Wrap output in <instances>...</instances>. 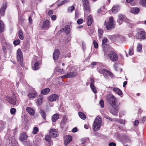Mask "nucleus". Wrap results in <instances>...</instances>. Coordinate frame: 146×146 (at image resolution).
<instances>
[{
	"mask_svg": "<svg viewBox=\"0 0 146 146\" xmlns=\"http://www.w3.org/2000/svg\"><path fill=\"white\" fill-rule=\"evenodd\" d=\"M65 31L67 33H69L70 32V27L69 25L65 26L64 27Z\"/></svg>",
	"mask_w": 146,
	"mask_h": 146,
	"instance_id": "obj_35",
	"label": "nucleus"
},
{
	"mask_svg": "<svg viewBox=\"0 0 146 146\" xmlns=\"http://www.w3.org/2000/svg\"><path fill=\"white\" fill-rule=\"evenodd\" d=\"M60 52L59 50L57 49L54 51L53 54V58L54 60H58L59 57Z\"/></svg>",
	"mask_w": 146,
	"mask_h": 146,
	"instance_id": "obj_17",
	"label": "nucleus"
},
{
	"mask_svg": "<svg viewBox=\"0 0 146 146\" xmlns=\"http://www.w3.org/2000/svg\"><path fill=\"white\" fill-rule=\"evenodd\" d=\"M43 99V97L42 95L39 96L36 102V104L38 106H40L42 104Z\"/></svg>",
	"mask_w": 146,
	"mask_h": 146,
	"instance_id": "obj_19",
	"label": "nucleus"
},
{
	"mask_svg": "<svg viewBox=\"0 0 146 146\" xmlns=\"http://www.w3.org/2000/svg\"><path fill=\"white\" fill-rule=\"evenodd\" d=\"M74 7L73 6H72L68 8V11L69 12H72L74 9Z\"/></svg>",
	"mask_w": 146,
	"mask_h": 146,
	"instance_id": "obj_40",
	"label": "nucleus"
},
{
	"mask_svg": "<svg viewBox=\"0 0 146 146\" xmlns=\"http://www.w3.org/2000/svg\"><path fill=\"white\" fill-rule=\"evenodd\" d=\"M98 32L99 34V38H102L103 33L102 29H99L98 31Z\"/></svg>",
	"mask_w": 146,
	"mask_h": 146,
	"instance_id": "obj_32",
	"label": "nucleus"
},
{
	"mask_svg": "<svg viewBox=\"0 0 146 146\" xmlns=\"http://www.w3.org/2000/svg\"><path fill=\"white\" fill-rule=\"evenodd\" d=\"M99 72L100 74H103L104 77L106 79H109V76L111 78L114 77V74L111 72L106 69L100 68L99 70Z\"/></svg>",
	"mask_w": 146,
	"mask_h": 146,
	"instance_id": "obj_1",
	"label": "nucleus"
},
{
	"mask_svg": "<svg viewBox=\"0 0 146 146\" xmlns=\"http://www.w3.org/2000/svg\"><path fill=\"white\" fill-rule=\"evenodd\" d=\"M50 22L48 20H46L42 23L40 22L39 27H41L42 29H48L50 27Z\"/></svg>",
	"mask_w": 146,
	"mask_h": 146,
	"instance_id": "obj_9",
	"label": "nucleus"
},
{
	"mask_svg": "<svg viewBox=\"0 0 146 146\" xmlns=\"http://www.w3.org/2000/svg\"><path fill=\"white\" fill-rule=\"evenodd\" d=\"M71 56V54L70 52H68L66 54L65 57H70Z\"/></svg>",
	"mask_w": 146,
	"mask_h": 146,
	"instance_id": "obj_50",
	"label": "nucleus"
},
{
	"mask_svg": "<svg viewBox=\"0 0 146 146\" xmlns=\"http://www.w3.org/2000/svg\"><path fill=\"white\" fill-rule=\"evenodd\" d=\"M78 115L80 117L83 119H85L86 118V116L83 113L81 112H78Z\"/></svg>",
	"mask_w": 146,
	"mask_h": 146,
	"instance_id": "obj_31",
	"label": "nucleus"
},
{
	"mask_svg": "<svg viewBox=\"0 0 146 146\" xmlns=\"http://www.w3.org/2000/svg\"><path fill=\"white\" fill-rule=\"evenodd\" d=\"M114 20L113 18L112 17H110L109 18V21L105 22L104 25L106 26L107 30H110L112 28H114Z\"/></svg>",
	"mask_w": 146,
	"mask_h": 146,
	"instance_id": "obj_4",
	"label": "nucleus"
},
{
	"mask_svg": "<svg viewBox=\"0 0 146 146\" xmlns=\"http://www.w3.org/2000/svg\"><path fill=\"white\" fill-rule=\"evenodd\" d=\"M123 21L127 22V23H129L130 21L128 19H127L126 18Z\"/></svg>",
	"mask_w": 146,
	"mask_h": 146,
	"instance_id": "obj_61",
	"label": "nucleus"
},
{
	"mask_svg": "<svg viewBox=\"0 0 146 146\" xmlns=\"http://www.w3.org/2000/svg\"><path fill=\"white\" fill-rule=\"evenodd\" d=\"M140 3L143 6L146 7V0H141Z\"/></svg>",
	"mask_w": 146,
	"mask_h": 146,
	"instance_id": "obj_38",
	"label": "nucleus"
},
{
	"mask_svg": "<svg viewBox=\"0 0 146 146\" xmlns=\"http://www.w3.org/2000/svg\"><path fill=\"white\" fill-rule=\"evenodd\" d=\"M52 137H51L49 135H46L45 137V139L46 141H50V138Z\"/></svg>",
	"mask_w": 146,
	"mask_h": 146,
	"instance_id": "obj_44",
	"label": "nucleus"
},
{
	"mask_svg": "<svg viewBox=\"0 0 146 146\" xmlns=\"http://www.w3.org/2000/svg\"><path fill=\"white\" fill-rule=\"evenodd\" d=\"M72 137L69 135L66 136L64 137V143L65 145H66L69 144L72 140Z\"/></svg>",
	"mask_w": 146,
	"mask_h": 146,
	"instance_id": "obj_13",
	"label": "nucleus"
},
{
	"mask_svg": "<svg viewBox=\"0 0 146 146\" xmlns=\"http://www.w3.org/2000/svg\"><path fill=\"white\" fill-rule=\"evenodd\" d=\"M129 54L130 55H132L133 54V46H132L129 49Z\"/></svg>",
	"mask_w": 146,
	"mask_h": 146,
	"instance_id": "obj_37",
	"label": "nucleus"
},
{
	"mask_svg": "<svg viewBox=\"0 0 146 146\" xmlns=\"http://www.w3.org/2000/svg\"><path fill=\"white\" fill-rule=\"evenodd\" d=\"M66 78H72L76 76L77 74L74 72H71L66 74Z\"/></svg>",
	"mask_w": 146,
	"mask_h": 146,
	"instance_id": "obj_21",
	"label": "nucleus"
},
{
	"mask_svg": "<svg viewBox=\"0 0 146 146\" xmlns=\"http://www.w3.org/2000/svg\"><path fill=\"white\" fill-rule=\"evenodd\" d=\"M123 21L122 20H120L119 19H118L117 20V23H118L119 25H121L123 23Z\"/></svg>",
	"mask_w": 146,
	"mask_h": 146,
	"instance_id": "obj_51",
	"label": "nucleus"
},
{
	"mask_svg": "<svg viewBox=\"0 0 146 146\" xmlns=\"http://www.w3.org/2000/svg\"><path fill=\"white\" fill-rule=\"evenodd\" d=\"M16 111V110L15 108H12L11 109L10 111L11 113L12 114H13Z\"/></svg>",
	"mask_w": 146,
	"mask_h": 146,
	"instance_id": "obj_48",
	"label": "nucleus"
},
{
	"mask_svg": "<svg viewBox=\"0 0 146 146\" xmlns=\"http://www.w3.org/2000/svg\"><path fill=\"white\" fill-rule=\"evenodd\" d=\"M87 20L88 25L89 26H90L93 21L91 15H89L88 17Z\"/></svg>",
	"mask_w": 146,
	"mask_h": 146,
	"instance_id": "obj_24",
	"label": "nucleus"
},
{
	"mask_svg": "<svg viewBox=\"0 0 146 146\" xmlns=\"http://www.w3.org/2000/svg\"><path fill=\"white\" fill-rule=\"evenodd\" d=\"M17 59L22 66H23V59L22 52L20 49H18L17 52Z\"/></svg>",
	"mask_w": 146,
	"mask_h": 146,
	"instance_id": "obj_5",
	"label": "nucleus"
},
{
	"mask_svg": "<svg viewBox=\"0 0 146 146\" xmlns=\"http://www.w3.org/2000/svg\"><path fill=\"white\" fill-rule=\"evenodd\" d=\"M64 70L63 69H60L58 70H57V72H59L60 73L62 74V72Z\"/></svg>",
	"mask_w": 146,
	"mask_h": 146,
	"instance_id": "obj_63",
	"label": "nucleus"
},
{
	"mask_svg": "<svg viewBox=\"0 0 146 146\" xmlns=\"http://www.w3.org/2000/svg\"><path fill=\"white\" fill-rule=\"evenodd\" d=\"M120 9L119 6L115 5L113 6L111 9L113 13H116Z\"/></svg>",
	"mask_w": 146,
	"mask_h": 146,
	"instance_id": "obj_20",
	"label": "nucleus"
},
{
	"mask_svg": "<svg viewBox=\"0 0 146 146\" xmlns=\"http://www.w3.org/2000/svg\"><path fill=\"white\" fill-rule=\"evenodd\" d=\"M107 38H105L103 39L102 40V46L104 47L106 45V43H107Z\"/></svg>",
	"mask_w": 146,
	"mask_h": 146,
	"instance_id": "obj_39",
	"label": "nucleus"
},
{
	"mask_svg": "<svg viewBox=\"0 0 146 146\" xmlns=\"http://www.w3.org/2000/svg\"><path fill=\"white\" fill-rule=\"evenodd\" d=\"M82 143L83 144H84L86 143V140L85 139H81Z\"/></svg>",
	"mask_w": 146,
	"mask_h": 146,
	"instance_id": "obj_58",
	"label": "nucleus"
},
{
	"mask_svg": "<svg viewBox=\"0 0 146 146\" xmlns=\"http://www.w3.org/2000/svg\"><path fill=\"white\" fill-rule=\"evenodd\" d=\"M70 0H65L64 1H62V2L61 4V5L64 4L68 2Z\"/></svg>",
	"mask_w": 146,
	"mask_h": 146,
	"instance_id": "obj_55",
	"label": "nucleus"
},
{
	"mask_svg": "<svg viewBox=\"0 0 146 146\" xmlns=\"http://www.w3.org/2000/svg\"><path fill=\"white\" fill-rule=\"evenodd\" d=\"M83 21V19H78L77 21V23L80 25L82 23Z\"/></svg>",
	"mask_w": 146,
	"mask_h": 146,
	"instance_id": "obj_41",
	"label": "nucleus"
},
{
	"mask_svg": "<svg viewBox=\"0 0 146 146\" xmlns=\"http://www.w3.org/2000/svg\"><path fill=\"white\" fill-rule=\"evenodd\" d=\"M90 80H91V84H90V85H94V79L91 78H90Z\"/></svg>",
	"mask_w": 146,
	"mask_h": 146,
	"instance_id": "obj_53",
	"label": "nucleus"
},
{
	"mask_svg": "<svg viewBox=\"0 0 146 146\" xmlns=\"http://www.w3.org/2000/svg\"><path fill=\"white\" fill-rule=\"evenodd\" d=\"M102 123V119L99 116L95 119L93 127V129L94 131H98L100 129Z\"/></svg>",
	"mask_w": 146,
	"mask_h": 146,
	"instance_id": "obj_3",
	"label": "nucleus"
},
{
	"mask_svg": "<svg viewBox=\"0 0 146 146\" xmlns=\"http://www.w3.org/2000/svg\"><path fill=\"white\" fill-rule=\"evenodd\" d=\"M8 100L9 102L12 104L14 105H15L16 104V97L14 96H12L11 98H9Z\"/></svg>",
	"mask_w": 146,
	"mask_h": 146,
	"instance_id": "obj_18",
	"label": "nucleus"
},
{
	"mask_svg": "<svg viewBox=\"0 0 146 146\" xmlns=\"http://www.w3.org/2000/svg\"><path fill=\"white\" fill-rule=\"evenodd\" d=\"M26 110L30 115H34L35 111L33 108L30 107H28L27 108Z\"/></svg>",
	"mask_w": 146,
	"mask_h": 146,
	"instance_id": "obj_22",
	"label": "nucleus"
},
{
	"mask_svg": "<svg viewBox=\"0 0 146 146\" xmlns=\"http://www.w3.org/2000/svg\"><path fill=\"white\" fill-rule=\"evenodd\" d=\"M53 14V11L52 10H49L48 12V15H50Z\"/></svg>",
	"mask_w": 146,
	"mask_h": 146,
	"instance_id": "obj_56",
	"label": "nucleus"
},
{
	"mask_svg": "<svg viewBox=\"0 0 146 146\" xmlns=\"http://www.w3.org/2000/svg\"><path fill=\"white\" fill-rule=\"evenodd\" d=\"M113 90L114 92L116 93L119 96L121 95L122 94L121 91L118 88H113Z\"/></svg>",
	"mask_w": 146,
	"mask_h": 146,
	"instance_id": "obj_25",
	"label": "nucleus"
},
{
	"mask_svg": "<svg viewBox=\"0 0 146 146\" xmlns=\"http://www.w3.org/2000/svg\"><path fill=\"white\" fill-rule=\"evenodd\" d=\"M139 124V121L138 120H136L135 121L134 123V125L135 126H137Z\"/></svg>",
	"mask_w": 146,
	"mask_h": 146,
	"instance_id": "obj_54",
	"label": "nucleus"
},
{
	"mask_svg": "<svg viewBox=\"0 0 146 146\" xmlns=\"http://www.w3.org/2000/svg\"><path fill=\"white\" fill-rule=\"evenodd\" d=\"M108 57L113 61H115L118 59V56L117 54L113 51H111L108 53Z\"/></svg>",
	"mask_w": 146,
	"mask_h": 146,
	"instance_id": "obj_7",
	"label": "nucleus"
},
{
	"mask_svg": "<svg viewBox=\"0 0 146 146\" xmlns=\"http://www.w3.org/2000/svg\"><path fill=\"white\" fill-rule=\"evenodd\" d=\"M142 46L140 44H139L137 47V50L138 52L140 51L142 49Z\"/></svg>",
	"mask_w": 146,
	"mask_h": 146,
	"instance_id": "obj_43",
	"label": "nucleus"
},
{
	"mask_svg": "<svg viewBox=\"0 0 146 146\" xmlns=\"http://www.w3.org/2000/svg\"><path fill=\"white\" fill-rule=\"evenodd\" d=\"M39 113L43 119H46V115L45 111L43 110H40Z\"/></svg>",
	"mask_w": 146,
	"mask_h": 146,
	"instance_id": "obj_28",
	"label": "nucleus"
},
{
	"mask_svg": "<svg viewBox=\"0 0 146 146\" xmlns=\"http://www.w3.org/2000/svg\"><path fill=\"white\" fill-rule=\"evenodd\" d=\"M50 91V89L48 88H46L42 90L41 93L43 95H46L48 94Z\"/></svg>",
	"mask_w": 146,
	"mask_h": 146,
	"instance_id": "obj_26",
	"label": "nucleus"
},
{
	"mask_svg": "<svg viewBox=\"0 0 146 146\" xmlns=\"http://www.w3.org/2000/svg\"><path fill=\"white\" fill-rule=\"evenodd\" d=\"M118 106L115 105H111L110 108V111L114 115H117L118 110Z\"/></svg>",
	"mask_w": 146,
	"mask_h": 146,
	"instance_id": "obj_10",
	"label": "nucleus"
},
{
	"mask_svg": "<svg viewBox=\"0 0 146 146\" xmlns=\"http://www.w3.org/2000/svg\"><path fill=\"white\" fill-rule=\"evenodd\" d=\"M38 58L34 57L32 60V69L34 70H37L40 68V65Z\"/></svg>",
	"mask_w": 146,
	"mask_h": 146,
	"instance_id": "obj_2",
	"label": "nucleus"
},
{
	"mask_svg": "<svg viewBox=\"0 0 146 146\" xmlns=\"http://www.w3.org/2000/svg\"><path fill=\"white\" fill-rule=\"evenodd\" d=\"M124 138L125 142L127 143L131 142V139L128 136L126 135H125L124 136Z\"/></svg>",
	"mask_w": 146,
	"mask_h": 146,
	"instance_id": "obj_30",
	"label": "nucleus"
},
{
	"mask_svg": "<svg viewBox=\"0 0 146 146\" xmlns=\"http://www.w3.org/2000/svg\"><path fill=\"white\" fill-rule=\"evenodd\" d=\"M37 95V93L34 92L31 93H29L28 95V96L30 98H34Z\"/></svg>",
	"mask_w": 146,
	"mask_h": 146,
	"instance_id": "obj_29",
	"label": "nucleus"
},
{
	"mask_svg": "<svg viewBox=\"0 0 146 146\" xmlns=\"http://www.w3.org/2000/svg\"><path fill=\"white\" fill-rule=\"evenodd\" d=\"M139 11V9L138 8H133L131 9L130 12L134 14L138 13Z\"/></svg>",
	"mask_w": 146,
	"mask_h": 146,
	"instance_id": "obj_23",
	"label": "nucleus"
},
{
	"mask_svg": "<svg viewBox=\"0 0 146 146\" xmlns=\"http://www.w3.org/2000/svg\"><path fill=\"white\" fill-rule=\"evenodd\" d=\"M93 44L94 47L96 48H98V46L96 41L94 40L93 41Z\"/></svg>",
	"mask_w": 146,
	"mask_h": 146,
	"instance_id": "obj_46",
	"label": "nucleus"
},
{
	"mask_svg": "<svg viewBox=\"0 0 146 146\" xmlns=\"http://www.w3.org/2000/svg\"><path fill=\"white\" fill-rule=\"evenodd\" d=\"M78 12L76 11L75 13V17L76 18H77L78 17Z\"/></svg>",
	"mask_w": 146,
	"mask_h": 146,
	"instance_id": "obj_62",
	"label": "nucleus"
},
{
	"mask_svg": "<svg viewBox=\"0 0 146 146\" xmlns=\"http://www.w3.org/2000/svg\"><path fill=\"white\" fill-rule=\"evenodd\" d=\"M107 100L109 102L110 104L111 105L115 104V100L116 98L113 95L111 94H109L107 96Z\"/></svg>",
	"mask_w": 146,
	"mask_h": 146,
	"instance_id": "obj_11",
	"label": "nucleus"
},
{
	"mask_svg": "<svg viewBox=\"0 0 146 146\" xmlns=\"http://www.w3.org/2000/svg\"><path fill=\"white\" fill-rule=\"evenodd\" d=\"M7 7V4L6 3L2 5V7L0 9V15L1 16H3L4 15Z\"/></svg>",
	"mask_w": 146,
	"mask_h": 146,
	"instance_id": "obj_14",
	"label": "nucleus"
},
{
	"mask_svg": "<svg viewBox=\"0 0 146 146\" xmlns=\"http://www.w3.org/2000/svg\"><path fill=\"white\" fill-rule=\"evenodd\" d=\"M50 137H56L58 136V133L56 130L55 129H52L50 131L49 133Z\"/></svg>",
	"mask_w": 146,
	"mask_h": 146,
	"instance_id": "obj_12",
	"label": "nucleus"
},
{
	"mask_svg": "<svg viewBox=\"0 0 146 146\" xmlns=\"http://www.w3.org/2000/svg\"><path fill=\"white\" fill-rule=\"evenodd\" d=\"M56 17L55 15H53L51 17L53 21H54L56 19Z\"/></svg>",
	"mask_w": 146,
	"mask_h": 146,
	"instance_id": "obj_57",
	"label": "nucleus"
},
{
	"mask_svg": "<svg viewBox=\"0 0 146 146\" xmlns=\"http://www.w3.org/2000/svg\"><path fill=\"white\" fill-rule=\"evenodd\" d=\"M19 38L21 40H23L24 39V36L22 31L21 30H19Z\"/></svg>",
	"mask_w": 146,
	"mask_h": 146,
	"instance_id": "obj_34",
	"label": "nucleus"
},
{
	"mask_svg": "<svg viewBox=\"0 0 146 146\" xmlns=\"http://www.w3.org/2000/svg\"><path fill=\"white\" fill-rule=\"evenodd\" d=\"M77 131V128L76 127L73 128L72 130V132L74 133L76 132Z\"/></svg>",
	"mask_w": 146,
	"mask_h": 146,
	"instance_id": "obj_60",
	"label": "nucleus"
},
{
	"mask_svg": "<svg viewBox=\"0 0 146 146\" xmlns=\"http://www.w3.org/2000/svg\"><path fill=\"white\" fill-rule=\"evenodd\" d=\"M20 43V40H15L13 42V44L15 45H17Z\"/></svg>",
	"mask_w": 146,
	"mask_h": 146,
	"instance_id": "obj_47",
	"label": "nucleus"
},
{
	"mask_svg": "<svg viewBox=\"0 0 146 146\" xmlns=\"http://www.w3.org/2000/svg\"><path fill=\"white\" fill-rule=\"evenodd\" d=\"M29 22L30 23H32V19L31 17H29Z\"/></svg>",
	"mask_w": 146,
	"mask_h": 146,
	"instance_id": "obj_64",
	"label": "nucleus"
},
{
	"mask_svg": "<svg viewBox=\"0 0 146 146\" xmlns=\"http://www.w3.org/2000/svg\"><path fill=\"white\" fill-rule=\"evenodd\" d=\"M59 115L58 114L56 113L54 114L52 116V121L54 122H55L59 118Z\"/></svg>",
	"mask_w": 146,
	"mask_h": 146,
	"instance_id": "obj_27",
	"label": "nucleus"
},
{
	"mask_svg": "<svg viewBox=\"0 0 146 146\" xmlns=\"http://www.w3.org/2000/svg\"><path fill=\"white\" fill-rule=\"evenodd\" d=\"M84 9L85 11V16L90 13L89 2L88 0H82Z\"/></svg>",
	"mask_w": 146,
	"mask_h": 146,
	"instance_id": "obj_6",
	"label": "nucleus"
},
{
	"mask_svg": "<svg viewBox=\"0 0 146 146\" xmlns=\"http://www.w3.org/2000/svg\"><path fill=\"white\" fill-rule=\"evenodd\" d=\"M135 37L137 39H144L146 38V33L143 31H139L137 32Z\"/></svg>",
	"mask_w": 146,
	"mask_h": 146,
	"instance_id": "obj_8",
	"label": "nucleus"
},
{
	"mask_svg": "<svg viewBox=\"0 0 146 146\" xmlns=\"http://www.w3.org/2000/svg\"><path fill=\"white\" fill-rule=\"evenodd\" d=\"M104 116L105 118L109 119L110 121H112L111 118H110L108 115L104 114Z\"/></svg>",
	"mask_w": 146,
	"mask_h": 146,
	"instance_id": "obj_49",
	"label": "nucleus"
},
{
	"mask_svg": "<svg viewBox=\"0 0 146 146\" xmlns=\"http://www.w3.org/2000/svg\"><path fill=\"white\" fill-rule=\"evenodd\" d=\"M118 19L120 20H122L123 21L126 18V17L125 15L121 14L118 15Z\"/></svg>",
	"mask_w": 146,
	"mask_h": 146,
	"instance_id": "obj_33",
	"label": "nucleus"
},
{
	"mask_svg": "<svg viewBox=\"0 0 146 146\" xmlns=\"http://www.w3.org/2000/svg\"><path fill=\"white\" fill-rule=\"evenodd\" d=\"M38 131V128L36 127H35L34 128L33 130V134H36L37 133Z\"/></svg>",
	"mask_w": 146,
	"mask_h": 146,
	"instance_id": "obj_42",
	"label": "nucleus"
},
{
	"mask_svg": "<svg viewBox=\"0 0 146 146\" xmlns=\"http://www.w3.org/2000/svg\"><path fill=\"white\" fill-rule=\"evenodd\" d=\"M58 97L57 95L54 94L51 95L48 98V100L52 102L58 100Z\"/></svg>",
	"mask_w": 146,
	"mask_h": 146,
	"instance_id": "obj_15",
	"label": "nucleus"
},
{
	"mask_svg": "<svg viewBox=\"0 0 146 146\" xmlns=\"http://www.w3.org/2000/svg\"><path fill=\"white\" fill-rule=\"evenodd\" d=\"M100 104L101 105V106L102 108L104 107V102L103 100H100Z\"/></svg>",
	"mask_w": 146,
	"mask_h": 146,
	"instance_id": "obj_45",
	"label": "nucleus"
},
{
	"mask_svg": "<svg viewBox=\"0 0 146 146\" xmlns=\"http://www.w3.org/2000/svg\"><path fill=\"white\" fill-rule=\"evenodd\" d=\"M90 88H91L93 92L95 93H96L97 92V91L96 89V87L94 85H90Z\"/></svg>",
	"mask_w": 146,
	"mask_h": 146,
	"instance_id": "obj_36",
	"label": "nucleus"
},
{
	"mask_svg": "<svg viewBox=\"0 0 146 146\" xmlns=\"http://www.w3.org/2000/svg\"><path fill=\"white\" fill-rule=\"evenodd\" d=\"M109 146H116V144L115 143L113 142H111L109 144Z\"/></svg>",
	"mask_w": 146,
	"mask_h": 146,
	"instance_id": "obj_52",
	"label": "nucleus"
},
{
	"mask_svg": "<svg viewBox=\"0 0 146 146\" xmlns=\"http://www.w3.org/2000/svg\"><path fill=\"white\" fill-rule=\"evenodd\" d=\"M140 119L142 121V122L143 123L145 120V117H141V118Z\"/></svg>",
	"mask_w": 146,
	"mask_h": 146,
	"instance_id": "obj_59",
	"label": "nucleus"
},
{
	"mask_svg": "<svg viewBox=\"0 0 146 146\" xmlns=\"http://www.w3.org/2000/svg\"><path fill=\"white\" fill-rule=\"evenodd\" d=\"M27 137L28 136L26 133L24 132L21 134L19 139L21 141L23 142L24 140H26Z\"/></svg>",
	"mask_w": 146,
	"mask_h": 146,
	"instance_id": "obj_16",
	"label": "nucleus"
}]
</instances>
